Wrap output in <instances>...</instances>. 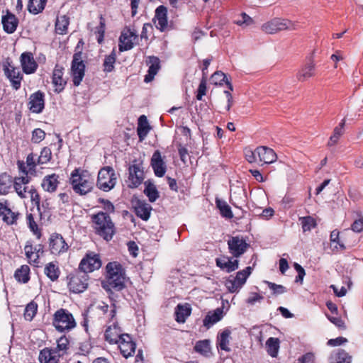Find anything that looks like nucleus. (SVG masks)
I'll return each mask as SVG.
<instances>
[{"mask_svg": "<svg viewBox=\"0 0 363 363\" xmlns=\"http://www.w3.org/2000/svg\"><path fill=\"white\" fill-rule=\"evenodd\" d=\"M105 281H102V287L109 291H120L125 287V270L118 262H110L106 266Z\"/></svg>", "mask_w": 363, "mask_h": 363, "instance_id": "obj_1", "label": "nucleus"}, {"mask_svg": "<svg viewBox=\"0 0 363 363\" xmlns=\"http://www.w3.org/2000/svg\"><path fill=\"white\" fill-rule=\"evenodd\" d=\"M69 183L74 193L85 196L91 192L94 187V179L89 171L80 167L75 168L70 174Z\"/></svg>", "mask_w": 363, "mask_h": 363, "instance_id": "obj_2", "label": "nucleus"}, {"mask_svg": "<svg viewBox=\"0 0 363 363\" xmlns=\"http://www.w3.org/2000/svg\"><path fill=\"white\" fill-rule=\"evenodd\" d=\"M91 219L95 233L106 241L111 240L116 233V228L110 215L99 211L93 214Z\"/></svg>", "mask_w": 363, "mask_h": 363, "instance_id": "obj_3", "label": "nucleus"}, {"mask_svg": "<svg viewBox=\"0 0 363 363\" xmlns=\"http://www.w3.org/2000/svg\"><path fill=\"white\" fill-rule=\"evenodd\" d=\"M52 325L60 333H67L77 326V322L71 312L65 308L57 310L52 317Z\"/></svg>", "mask_w": 363, "mask_h": 363, "instance_id": "obj_4", "label": "nucleus"}, {"mask_svg": "<svg viewBox=\"0 0 363 363\" xmlns=\"http://www.w3.org/2000/svg\"><path fill=\"white\" fill-rule=\"evenodd\" d=\"M116 181L117 176L112 167L106 166L99 171L96 185L99 189L109 191L114 188Z\"/></svg>", "mask_w": 363, "mask_h": 363, "instance_id": "obj_5", "label": "nucleus"}, {"mask_svg": "<svg viewBox=\"0 0 363 363\" xmlns=\"http://www.w3.org/2000/svg\"><path fill=\"white\" fill-rule=\"evenodd\" d=\"M89 277L86 273L76 271L67 276V287L75 294L84 292L88 287Z\"/></svg>", "mask_w": 363, "mask_h": 363, "instance_id": "obj_6", "label": "nucleus"}, {"mask_svg": "<svg viewBox=\"0 0 363 363\" xmlns=\"http://www.w3.org/2000/svg\"><path fill=\"white\" fill-rule=\"evenodd\" d=\"M145 179V173L142 162H138L136 160L133 161L128 167V177L126 182L130 189L138 188Z\"/></svg>", "mask_w": 363, "mask_h": 363, "instance_id": "obj_7", "label": "nucleus"}, {"mask_svg": "<svg viewBox=\"0 0 363 363\" xmlns=\"http://www.w3.org/2000/svg\"><path fill=\"white\" fill-rule=\"evenodd\" d=\"M294 29V24L291 21L279 18H273L262 26V30L267 34H274L282 30Z\"/></svg>", "mask_w": 363, "mask_h": 363, "instance_id": "obj_8", "label": "nucleus"}, {"mask_svg": "<svg viewBox=\"0 0 363 363\" xmlns=\"http://www.w3.org/2000/svg\"><path fill=\"white\" fill-rule=\"evenodd\" d=\"M138 35L135 29L125 27L118 39V49L121 52L130 50L134 48L135 41L138 40Z\"/></svg>", "mask_w": 363, "mask_h": 363, "instance_id": "obj_9", "label": "nucleus"}, {"mask_svg": "<svg viewBox=\"0 0 363 363\" xmlns=\"http://www.w3.org/2000/svg\"><path fill=\"white\" fill-rule=\"evenodd\" d=\"M101 267V260L99 254L94 252H87L81 260L79 271L86 273L92 272Z\"/></svg>", "mask_w": 363, "mask_h": 363, "instance_id": "obj_10", "label": "nucleus"}, {"mask_svg": "<svg viewBox=\"0 0 363 363\" xmlns=\"http://www.w3.org/2000/svg\"><path fill=\"white\" fill-rule=\"evenodd\" d=\"M71 71L73 84L75 86H78L81 84L85 72V65L82 60L81 52L74 54Z\"/></svg>", "mask_w": 363, "mask_h": 363, "instance_id": "obj_11", "label": "nucleus"}, {"mask_svg": "<svg viewBox=\"0 0 363 363\" xmlns=\"http://www.w3.org/2000/svg\"><path fill=\"white\" fill-rule=\"evenodd\" d=\"M227 243L229 252L236 258L242 256L250 247L246 239L241 235L230 236Z\"/></svg>", "mask_w": 363, "mask_h": 363, "instance_id": "obj_12", "label": "nucleus"}, {"mask_svg": "<svg viewBox=\"0 0 363 363\" xmlns=\"http://www.w3.org/2000/svg\"><path fill=\"white\" fill-rule=\"evenodd\" d=\"M49 251L53 255H60L65 253L69 245L65 242L61 234L54 233L51 234L48 239Z\"/></svg>", "mask_w": 363, "mask_h": 363, "instance_id": "obj_13", "label": "nucleus"}, {"mask_svg": "<svg viewBox=\"0 0 363 363\" xmlns=\"http://www.w3.org/2000/svg\"><path fill=\"white\" fill-rule=\"evenodd\" d=\"M21 216L18 211H13L9 207L7 199L0 201V217L2 221L8 225H16Z\"/></svg>", "mask_w": 363, "mask_h": 363, "instance_id": "obj_14", "label": "nucleus"}, {"mask_svg": "<svg viewBox=\"0 0 363 363\" xmlns=\"http://www.w3.org/2000/svg\"><path fill=\"white\" fill-rule=\"evenodd\" d=\"M117 345H118L121 354L126 359L132 357L135 352L136 344L132 337L128 333H123V335H122Z\"/></svg>", "mask_w": 363, "mask_h": 363, "instance_id": "obj_15", "label": "nucleus"}, {"mask_svg": "<svg viewBox=\"0 0 363 363\" xmlns=\"http://www.w3.org/2000/svg\"><path fill=\"white\" fill-rule=\"evenodd\" d=\"M45 93L40 90L31 94L28 103L29 110L33 113H42L45 108Z\"/></svg>", "mask_w": 363, "mask_h": 363, "instance_id": "obj_16", "label": "nucleus"}, {"mask_svg": "<svg viewBox=\"0 0 363 363\" xmlns=\"http://www.w3.org/2000/svg\"><path fill=\"white\" fill-rule=\"evenodd\" d=\"M65 68L56 64L52 74V83L54 86V91L60 94L64 91L67 85V79L63 77Z\"/></svg>", "mask_w": 363, "mask_h": 363, "instance_id": "obj_17", "label": "nucleus"}, {"mask_svg": "<svg viewBox=\"0 0 363 363\" xmlns=\"http://www.w3.org/2000/svg\"><path fill=\"white\" fill-rule=\"evenodd\" d=\"M33 152L29 153L26 157V162L23 160L17 161V167L21 173L26 175H35L36 167L39 165Z\"/></svg>", "mask_w": 363, "mask_h": 363, "instance_id": "obj_18", "label": "nucleus"}, {"mask_svg": "<svg viewBox=\"0 0 363 363\" xmlns=\"http://www.w3.org/2000/svg\"><path fill=\"white\" fill-rule=\"evenodd\" d=\"M4 71L5 75L9 79L13 89L15 90L19 89L23 79V74L19 69L8 62L7 65L4 66Z\"/></svg>", "mask_w": 363, "mask_h": 363, "instance_id": "obj_19", "label": "nucleus"}, {"mask_svg": "<svg viewBox=\"0 0 363 363\" xmlns=\"http://www.w3.org/2000/svg\"><path fill=\"white\" fill-rule=\"evenodd\" d=\"M150 166L156 177H162L164 176L167 171V164L159 150L154 152L150 160Z\"/></svg>", "mask_w": 363, "mask_h": 363, "instance_id": "obj_20", "label": "nucleus"}, {"mask_svg": "<svg viewBox=\"0 0 363 363\" xmlns=\"http://www.w3.org/2000/svg\"><path fill=\"white\" fill-rule=\"evenodd\" d=\"M30 181V176L26 174L13 178V189L21 199L27 198V192L29 187L26 185L28 184Z\"/></svg>", "mask_w": 363, "mask_h": 363, "instance_id": "obj_21", "label": "nucleus"}, {"mask_svg": "<svg viewBox=\"0 0 363 363\" xmlns=\"http://www.w3.org/2000/svg\"><path fill=\"white\" fill-rule=\"evenodd\" d=\"M155 21H157V24H156V28L159 30L160 32H165L168 29V18H167V8L164 5H160L155 9V16L153 18V21L155 23Z\"/></svg>", "mask_w": 363, "mask_h": 363, "instance_id": "obj_22", "label": "nucleus"}, {"mask_svg": "<svg viewBox=\"0 0 363 363\" xmlns=\"http://www.w3.org/2000/svg\"><path fill=\"white\" fill-rule=\"evenodd\" d=\"M41 218V211L40 210V214H38V211L35 210L33 208L30 209L29 212L26 213V223L28 227L30 230V231L37 237L38 239H40L42 236L41 230L38 228L37 224V220Z\"/></svg>", "mask_w": 363, "mask_h": 363, "instance_id": "obj_23", "label": "nucleus"}, {"mask_svg": "<svg viewBox=\"0 0 363 363\" xmlns=\"http://www.w3.org/2000/svg\"><path fill=\"white\" fill-rule=\"evenodd\" d=\"M133 207L135 215L138 218L145 221H147L150 218L152 208L146 201L137 199L133 201Z\"/></svg>", "mask_w": 363, "mask_h": 363, "instance_id": "obj_24", "label": "nucleus"}, {"mask_svg": "<svg viewBox=\"0 0 363 363\" xmlns=\"http://www.w3.org/2000/svg\"><path fill=\"white\" fill-rule=\"evenodd\" d=\"M60 183V175L52 173L43 178L40 186L45 191L52 194L57 190Z\"/></svg>", "mask_w": 363, "mask_h": 363, "instance_id": "obj_25", "label": "nucleus"}, {"mask_svg": "<svg viewBox=\"0 0 363 363\" xmlns=\"http://www.w3.org/2000/svg\"><path fill=\"white\" fill-rule=\"evenodd\" d=\"M21 64L23 72L27 74L34 73L38 68V64L30 52H25L21 54Z\"/></svg>", "mask_w": 363, "mask_h": 363, "instance_id": "obj_26", "label": "nucleus"}, {"mask_svg": "<svg viewBox=\"0 0 363 363\" xmlns=\"http://www.w3.org/2000/svg\"><path fill=\"white\" fill-rule=\"evenodd\" d=\"M18 22L16 16L9 10L6 11V14L1 18L4 30L9 34L13 33L16 30Z\"/></svg>", "mask_w": 363, "mask_h": 363, "instance_id": "obj_27", "label": "nucleus"}, {"mask_svg": "<svg viewBox=\"0 0 363 363\" xmlns=\"http://www.w3.org/2000/svg\"><path fill=\"white\" fill-rule=\"evenodd\" d=\"M117 323L108 326L104 333V339L111 345L117 344L123 333Z\"/></svg>", "mask_w": 363, "mask_h": 363, "instance_id": "obj_28", "label": "nucleus"}, {"mask_svg": "<svg viewBox=\"0 0 363 363\" xmlns=\"http://www.w3.org/2000/svg\"><path fill=\"white\" fill-rule=\"evenodd\" d=\"M146 62L147 65H149V68L147 74L145 76L144 82L148 83L153 80L155 76L160 70V60L159 57L156 56H149Z\"/></svg>", "mask_w": 363, "mask_h": 363, "instance_id": "obj_29", "label": "nucleus"}, {"mask_svg": "<svg viewBox=\"0 0 363 363\" xmlns=\"http://www.w3.org/2000/svg\"><path fill=\"white\" fill-rule=\"evenodd\" d=\"M61 357L54 352L52 347L40 350L38 355L39 363H60Z\"/></svg>", "mask_w": 363, "mask_h": 363, "instance_id": "obj_30", "label": "nucleus"}, {"mask_svg": "<svg viewBox=\"0 0 363 363\" xmlns=\"http://www.w3.org/2000/svg\"><path fill=\"white\" fill-rule=\"evenodd\" d=\"M256 152L259 160L264 164H271L277 159V154L270 147L266 146H259L256 148Z\"/></svg>", "mask_w": 363, "mask_h": 363, "instance_id": "obj_31", "label": "nucleus"}, {"mask_svg": "<svg viewBox=\"0 0 363 363\" xmlns=\"http://www.w3.org/2000/svg\"><path fill=\"white\" fill-rule=\"evenodd\" d=\"M315 75V65L312 60L306 63L296 74V78L300 82H304Z\"/></svg>", "mask_w": 363, "mask_h": 363, "instance_id": "obj_32", "label": "nucleus"}, {"mask_svg": "<svg viewBox=\"0 0 363 363\" xmlns=\"http://www.w3.org/2000/svg\"><path fill=\"white\" fill-rule=\"evenodd\" d=\"M61 358L67 355L70 350V340L65 335H62L56 341V347H52Z\"/></svg>", "mask_w": 363, "mask_h": 363, "instance_id": "obj_33", "label": "nucleus"}, {"mask_svg": "<svg viewBox=\"0 0 363 363\" xmlns=\"http://www.w3.org/2000/svg\"><path fill=\"white\" fill-rule=\"evenodd\" d=\"M191 313V307L190 304L186 303H179L174 311L175 320L179 323H184L186 320Z\"/></svg>", "mask_w": 363, "mask_h": 363, "instance_id": "obj_34", "label": "nucleus"}, {"mask_svg": "<svg viewBox=\"0 0 363 363\" xmlns=\"http://www.w3.org/2000/svg\"><path fill=\"white\" fill-rule=\"evenodd\" d=\"M223 317V308H217L213 311H209L204 319L203 325L206 328H211L213 325L220 321Z\"/></svg>", "mask_w": 363, "mask_h": 363, "instance_id": "obj_35", "label": "nucleus"}, {"mask_svg": "<svg viewBox=\"0 0 363 363\" xmlns=\"http://www.w3.org/2000/svg\"><path fill=\"white\" fill-rule=\"evenodd\" d=\"M13 178L7 172L0 174V195H7L11 192Z\"/></svg>", "mask_w": 363, "mask_h": 363, "instance_id": "obj_36", "label": "nucleus"}, {"mask_svg": "<svg viewBox=\"0 0 363 363\" xmlns=\"http://www.w3.org/2000/svg\"><path fill=\"white\" fill-rule=\"evenodd\" d=\"M44 274L51 281H57L60 276L61 271L57 262H50L45 264Z\"/></svg>", "mask_w": 363, "mask_h": 363, "instance_id": "obj_37", "label": "nucleus"}, {"mask_svg": "<svg viewBox=\"0 0 363 363\" xmlns=\"http://www.w3.org/2000/svg\"><path fill=\"white\" fill-rule=\"evenodd\" d=\"M17 282L27 284L30 279V269L28 265L23 264L18 268L13 275Z\"/></svg>", "mask_w": 363, "mask_h": 363, "instance_id": "obj_38", "label": "nucleus"}, {"mask_svg": "<svg viewBox=\"0 0 363 363\" xmlns=\"http://www.w3.org/2000/svg\"><path fill=\"white\" fill-rule=\"evenodd\" d=\"M150 130V126L148 123L147 117L142 115L138 118V123L137 128V133L140 141H143L147 135Z\"/></svg>", "mask_w": 363, "mask_h": 363, "instance_id": "obj_39", "label": "nucleus"}, {"mask_svg": "<svg viewBox=\"0 0 363 363\" xmlns=\"http://www.w3.org/2000/svg\"><path fill=\"white\" fill-rule=\"evenodd\" d=\"M24 251L26 258L28 260L30 264H36L39 263L40 255L37 252L36 247H34L33 244L30 242H27L25 247Z\"/></svg>", "mask_w": 363, "mask_h": 363, "instance_id": "obj_40", "label": "nucleus"}, {"mask_svg": "<svg viewBox=\"0 0 363 363\" xmlns=\"http://www.w3.org/2000/svg\"><path fill=\"white\" fill-rule=\"evenodd\" d=\"M69 18L66 15L58 16L55 22V32L60 35H65L67 33Z\"/></svg>", "mask_w": 363, "mask_h": 363, "instance_id": "obj_41", "label": "nucleus"}, {"mask_svg": "<svg viewBox=\"0 0 363 363\" xmlns=\"http://www.w3.org/2000/svg\"><path fill=\"white\" fill-rule=\"evenodd\" d=\"M216 207L219 209L220 213L222 217L230 219L233 217V213L232 212L231 208L226 203V201L216 198Z\"/></svg>", "mask_w": 363, "mask_h": 363, "instance_id": "obj_42", "label": "nucleus"}, {"mask_svg": "<svg viewBox=\"0 0 363 363\" xmlns=\"http://www.w3.org/2000/svg\"><path fill=\"white\" fill-rule=\"evenodd\" d=\"M116 49L113 48L111 52L106 55L104 58V62H103V70L104 72L108 73L113 71L115 68V63L116 61Z\"/></svg>", "mask_w": 363, "mask_h": 363, "instance_id": "obj_43", "label": "nucleus"}, {"mask_svg": "<svg viewBox=\"0 0 363 363\" xmlns=\"http://www.w3.org/2000/svg\"><path fill=\"white\" fill-rule=\"evenodd\" d=\"M194 350L197 353L208 357L211 354V345L208 340H199L196 342Z\"/></svg>", "mask_w": 363, "mask_h": 363, "instance_id": "obj_44", "label": "nucleus"}, {"mask_svg": "<svg viewBox=\"0 0 363 363\" xmlns=\"http://www.w3.org/2000/svg\"><path fill=\"white\" fill-rule=\"evenodd\" d=\"M145 184V188L144 189V194L148 198L150 202H155L160 196L158 190L155 185L150 182H146Z\"/></svg>", "mask_w": 363, "mask_h": 363, "instance_id": "obj_45", "label": "nucleus"}, {"mask_svg": "<svg viewBox=\"0 0 363 363\" xmlns=\"http://www.w3.org/2000/svg\"><path fill=\"white\" fill-rule=\"evenodd\" d=\"M279 340L277 337H269L266 342L267 353L272 357H276L279 349Z\"/></svg>", "mask_w": 363, "mask_h": 363, "instance_id": "obj_46", "label": "nucleus"}, {"mask_svg": "<svg viewBox=\"0 0 363 363\" xmlns=\"http://www.w3.org/2000/svg\"><path fill=\"white\" fill-rule=\"evenodd\" d=\"M47 0H29L28 11L33 14L41 13L45 9Z\"/></svg>", "mask_w": 363, "mask_h": 363, "instance_id": "obj_47", "label": "nucleus"}, {"mask_svg": "<svg viewBox=\"0 0 363 363\" xmlns=\"http://www.w3.org/2000/svg\"><path fill=\"white\" fill-rule=\"evenodd\" d=\"M230 335V331L226 329L223 330L218 337V347L221 350L226 352H229L230 350V347H228Z\"/></svg>", "mask_w": 363, "mask_h": 363, "instance_id": "obj_48", "label": "nucleus"}, {"mask_svg": "<svg viewBox=\"0 0 363 363\" xmlns=\"http://www.w3.org/2000/svg\"><path fill=\"white\" fill-rule=\"evenodd\" d=\"M299 221L303 233L311 231L317 226L315 219L311 216L300 217Z\"/></svg>", "mask_w": 363, "mask_h": 363, "instance_id": "obj_49", "label": "nucleus"}, {"mask_svg": "<svg viewBox=\"0 0 363 363\" xmlns=\"http://www.w3.org/2000/svg\"><path fill=\"white\" fill-rule=\"evenodd\" d=\"M225 286L230 293H238L242 289V286L240 284L235 277L230 276L225 281Z\"/></svg>", "mask_w": 363, "mask_h": 363, "instance_id": "obj_50", "label": "nucleus"}, {"mask_svg": "<svg viewBox=\"0 0 363 363\" xmlns=\"http://www.w3.org/2000/svg\"><path fill=\"white\" fill-rule=\"evenodd\" d=\"M37 311L38 304L33 301H30L25 308L23 313L24 318L26 320L31 321L36 315Z\"/></svg>", "mask_w": 363, "mask_h": 363, "instance_id": "obj_51", "label": "nucleus"}, {"mask_svg": "<svg viewBox=\"0 0 363 363\" xmlns=\"http://www.w3.org/2000/svg\"><path fill=\"white\" fill-rule=\"evenodd\" d=\"M52 157L51 149L48 147H44L40 150V155L37 159V163L40 165L48 164L52 160Z\"/></svg>", "mask_w": 363, "mask_h": 363, "instance_id": "obj_52", "label": "nucleus"}, {"mask_svg": "<svg viewBox=\"0 0 363 363\" xmlns=\"http://www.w3.org/2000/svg\"><path fill=\"white\" fill-rule=\"evenodd\" d=\"M106 30V20L102 14L99 16V25L96 26L95 33L97 34V42L101 44L104 42Z\"/></svg>", "mask_w": 363, "mask_h": 363, "instance_id": "obj_53", "label": "nucleus"}, {"mask_svg": "<svg viewBox=\"0 0 363 363\" xmlns=\"http://www.w3.org/2000/svg\"><path fill=\"white\" fill-rule=\"evenodd\" d=\"M27 193L30 194V201L35 204L36 211H38V214H40L41 198L38 191L34 186H31Z\"/></svg>", "mask_w": 363, "mask_h": 363, "instance_id": "obj_54", "label": "nucleus"}, {"mask_svg": "<svg viewBox=\"0 0 363 363\" xmlns=\"http://www.w3.org/2000/svg\"><path fill=\"white\" fill-rule=\"evenodd\" d=\"M93 346L90 340H86L81 342L78 347V354L80 355L86 356L91 352Z\"/></svg>", "mask_w": 363, "mask_h": 363, "instance_id": "obj_55", "label": "nucleus"}, {"mask_svg": "<svg viewBox=\"0 0 363 363\" xmlns=\"http://www.w3.org/2000/svg\"><path fill=\"white\" fill-rule=\"evenodd\" d=\"M252 272V268L251 267H247L245 269L240 270L236 273L235 279L243 285L245 284L248 277L250 275Z\"/></svg>", "mask_w": 363, "mask_h": 363, "instance_id": "obj_56", "label": "nucleus"}, {"mask_svg": "<svg viewBox=\"0 0 363 363\" xmlns=\"http://www.w3.org/2000/svg\"><path fill=\"white\" fill-rule=\"evenodd\" d=\"M46 133L41 128H35L32 131L31 142L38 144L45 138Z\"/></svg>", "mask_w": 363, "mask_h": 363, "instance_id": "obj_57", "label": "nucleus"}, {"mask_svg": "<svg viewBox=\"0 0 363 363\" xmlns=\"http://www.w3.org/2000/svg\"><path fill=\"white\" fill-rule=\"evenodd\" d=\"M335 363H350L351 357L343 350H340L335 355Z\"/></svg>", "mask_w": 363, "mask_h": 363, "instance_id": "obj_58", "label": "nucleus"}, {"mask_svg": "<svg viewBox=\"0 0 363 363\" xmlns=\"http://www.w3.org/2000/svg\"><path fill=\"white\" fill-rule=\"evenodd\" d=\"M206 77H202V79L200 82V84L199 85V88L197 90V94L196 96V99L199 101L202 100V98L203 96L206 94Z\"/></svg>", "mask_w": 363, "mask_h": 363, "instance_id": "obj_59", "label": "nucleus"}, {"mask_svg": "<svg viewBox=\"0 0 363 363\" xmlns=\"http://www.w3.org/2000/svg\"><path fill=\"white\" fill-rule=\"evenodd\" d=\"M339 234H340V232L337 229L333 230L330 233V240L331 242L337 243L339 245V248L341 250H344L346 249V247L345 246V245L342 242H341V241L339 238ZM335 248L338 249L337 245L335 246Z\"/></svg>", "mask_w": 363, "mask_h": 363, "instance_id": "obj_60", "label": "nucleus"}, {"mask_svg": "<svg viewBox=\"0 0 363 363\" xmlns=\"http://www.w3.org/2000/svg\"><path fill=\"white\" fill-rule=\"evenodd\" d=\"M223 265L224 270H225L228 273H230L238 269L239 261L238 259L232 260V257H229L227 262L223 264Z\"/></svg>", "mask_w": 363, "mask_h": 363, "instance_id": "obj_61", "label": "nucleus"}, {"mask_svg": "<svg viewBox=\"0 0 363 363\" xmlns=\"http://www.w3.org/2000/svg\"><path fill=\"white\" fill-rule=\"evenodd\" d=\"M268 287L273 291L274 295L282 294L286 292V289L282 285H279L270 281H266Z\"/></svg>", "mask_w": 363, "mask_h": 363, "instance_id": "obj_62", "label": "nucleus"}, {"mask_svg": "<svg viewBox=\"0 0 363 363\" xmlns=\"http://www.w3.org/2000/svg\"><path fill=\"white\" fill-rule=\"evenodd\" d=\"M211 81L215 84H222L223 82L226 83L228 80L223 72L218 71L211 76Z\"/></svg>", "mask_w": 363, "mask_h": 363, "instance_id": "obj_63", "label": "nucleus"}, {"mask_svg": "<svg viewBox=\"0 0 363 363\" xmlns=\"http://www.w3.org/2000/svg\"><path fill=\"white\" fill-rule=\"evenodd\" d=\"M315 357L313 353L308 352L301 357H298L297 359V363H314Z\"/></svg>", "mask_w": 363, "mask_h": 363, "instance_id": "obj_64", "label": "nucleus"}]
</instances>
